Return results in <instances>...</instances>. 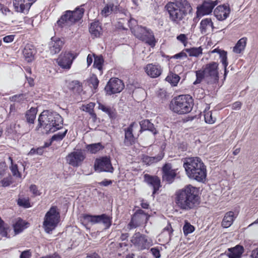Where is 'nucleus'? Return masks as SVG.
<instances>
[{
  "instance_id": "f257e3e1",
  "label": "nucleus",
  "mask_w": 258,
  "mask_h": 258,
  "mask_svg": "<svg viewBox=\"0 0 258 258\" xmlns=\"http://www.w3.org/2000/svg\"><path fill=\"white\" fill-rule=\"evenodd\" d=\"M199 191L197 188L190 184L177 190L175 192V203L182 210H190L199 204Z\"/></svg>"
},
{
  "instance_id": "f03ea898",
  "label": "nucleus",
  "mask_w": 258,
  "mask_h": 258,
  "mask_svg": "<svg viewBox=\"0 0 258 258\" xmlns=\"http://www.w3.org/2000/svg\"><path fill=\"white\" fill-rule=\"evenodd\" d=\"M165 9L169 15V20L176 25L180 26L184 23L185 18L192 12L190 4L187 0H176L174 2H168Z\"/></svg>"
},
{
  "instance_id": "7ed1b4c3",
  "label": "nucleus",
  "mask_w": 258,
  "mask_h": 258,
  "mask_svg": "<svg viewBox=\"0 0 258 258\" xmlns=\"http://www.w3.org/2000/svg\"><path fill=\"white\" fill-rule=\"evenodd\" d=\"M183 167L187 176L199 182H203L206 177V168L199 157L184 159Z\"/></svg>"
},
{
  "instance_id": "20e7f679",
  "label": "nucleus",
  "mask_w": 258,
  "mask_h": 258,
  "mask_svg": "<svg viewBox=\"0 0 258 258\" xmlns=\"http://www.w3.org/2000/svg\"><path fill=\"white\" fill-rule=\"evenodd\" d=\"M62 118L56 112L44 110L39 115L37 130L43 127L46 133H54L62 126Z\"/></svg>"
},
{
  "instance_id": "39448f33",
  "label": "nucleus",
  "mask_w": 258,
  "mask_h": 258,
  "mask_svg": "<svg viewBox=\"0 0 258 258\" xmlns=\"http://www.w3.org/2000/svg\"><path fill=\"white\" fill-rule=\"evenodd\" d=\"M194 100L189 95H182L174 98L170 102V108L179 114L189 113L192 110Z\"/></svg>"
},
{
  "instance_id": "423d86ee",
  "label": "nucleus",
  "mask_w": 258,
  "mask_h": 258,
  "mask_svg": "<svg viewBox=\"0 0 258 258\" xmlns=\"http://www.w3.org/2000/svg\"><path fill=\"white\" fill-rule=\"evenodd\" d=\"M84 13V9L78 7L75 11H67L57 21L60 27L70 26L82 19Z\"/></svg>"
},
{
  "instance_id": "0eeeda50",
  "label": "nucleus",
  "mask_w": 258,
  "mask_h": 258,
  "mask_svg": "<svg viewBox=\"0 0 258 258\" xmlns=\"http://www.w3.org/2000/svg\"><path fill=\"white\" fill-rule=\"evenodd\" d=\"M60 214L56 206H52L46 213L43 226L45 231L50 233L56 227L59 221Z\"/></svg>"
},
{
  "instance_id": "6e6552de",
  "label": "nucleus",
  "mask_w": 258,
  "mask_h": 258,
  "mask_svg": "<svg viewBox=\"0 0 258 258\" xmlns=\"http://www.w3.org/2000/svg\"><path fill=\"white\" fill-rule=\"evenodd\" d=\"M218 64L216 62H211L203 67L206 74V82L208 84L216 83L219 80Z\"/></svg>"
},
{
  "instance_id": "1a4fd4ad",
  "label": "nucleus",
  "mask_w": 258,
  "mask_h": 258,
  "mask_svg": "<svg viewBox=\"0 0 258 258\" xmlns=\"http://www.w3.org/2000/svg\"><path fill=\"white\" fill-rule=\"evenodd\" d=\"M150 215L143 210L139 209L132 215L130 222L127 225L129 229H133L146 223L149 220Z\"/></svg>"
},
{
  "instance_id": "9d476101",
  "label": "nucleus",
  "mask_w": 258,
  "mask_h": 258,
  "mask_svg": "<svg viewBox=\"0 0 258 258\" xmlns=\"http://www.w3.org/2000/svg\"><path fill=\"white\" fill-rule=\"evenodd\" d=\"M131 242L139 250L148 249L152 245V240L140 232L135 233L132 237Z\"/></svg>"
},
{
  "instance_id": "9b49d317",
  "label": "nucleus",
  "mask_w": 258,
  "mask_h": 258,
  "mask_svg": "<svg viewBox=\"0 0 258 258\" xmlns=\"http://www.w3.org/2000/svg\"><path fill=\"white\" fill-rule=\"evenodd\" d=\"M124 87V85L122 81L117 78H112L108 82L104 90L106 95H111L120 93Z\"/></svg>"
},
{
  "instance_id": "f8f14e48",
  "label": "nucleus",
  "mask_w": 258,
  "mask_h": 258,
  "mask_svg": "<svg viewBox=\"0 0 258 258\" xmlns=\"http://www.w3.org/2000/svg\"><path fill=\"white\" fill-rule=\"evenodd\" d=\"M94 169L96 171L112 173L114 168L112 166L110 157L107 156L97 158L94 162Z\"/></svg>"
},
{
  "instance_id": "ddd939ff",
  "label": "nucleus",
  "mask_w": 258,
  "mask_h": 258,
  "mask_svg": "<svg viewBox=\"0 0 258 258\" xmlns=\"http://www.w3.org/2000/svg\"><path fill=\"white\" fill-rule=\"evenodd\" d=\"M83 218L92 224L102 223L106 229L109 228L111 225V218L105 214L100 215L85 214L83 215Z\"/></svg>"
},
{
  "instance_id": "4468645a",
  "label": "nucleus",
  "mask_w": 258,
  "mask_h": 258,
  "mask_svg": "<svg viewBox=\"0 0 258 258\" xmlns=\"http://www.w3.org/2000/svg\"><path fill=\"white\" fill-rule=\"evenodd\" d=\"M218 3V0L214 1L211 0L204 1L202 5L197 7V17H201L210 14Z\"/></svg>"
},
{
  "instance_id": "2eb2a0df",
  "label": "nucleus",
  "mask_w": 258,
  "mask_h": 258,
  "mask_svg": "<svg viewBox=\"0 0 258 258\" xmlns=\"http://www.w3.org/2000/svg\"><path fill=\"white\" fill-rule=\"evenodd\" d=\"M162 178L163 181L170 184L173 182L177 175V169H173L171 163H166L162 167Z\"/></svg>"
},
{
  "instance_id": "dca6fc26",
  "label": "nucleus",
  "mask_w": 258,
  "mask_h": 258,
  "mask_svg": "<svg viewBox=\"0 0 258 258\" xmlns=\"http://www.w3.org/2000/svg\"><path fill=\"white\" fill-rule=\"evenodd\" d=\"M76 56L70 52L61 53L57 59L58 66L63 69L69 70L71 68L72 64Z\"/></svg>"
},
{
  "instance_id": "f3484780",
  "label": "nucleus",
  "mask_w": 258,
  "mask_h": 258,
  "mask_svg": "<svg viewBox=\"0 0 258 258\" xmlns=\"http://www.w3.org/2000/svg\"><path fill=\"white\" fill-rule=\"evenodd\" d=\"M128 26L133 34L139 39H144V33H147V28L137 25V22L134 19L128 21Z\"/></svg>"
},
{
  "instance_id": "a211bd4d",
  "label": "nucleus",
  "mask_w": 258,
  "mask_h": 258,
  "mask_svg": "<svg viewBox=\"0 0 258 258\" xmlns=\"http://www.w3.org/2000/svg\"><path fill=\"white\" fill-rule=\"evenodd\" d=\"M36 0H13L15 11L19 13H27L32 4Z\"/></svg>"
},
{
  "instance_id": "6ab92c4d",
  "label": "nucleus",
  "mask_w": 258,
  "mask_h": 258,
  "mask_svg": "<svg viewBox=\"0 0 258 258\" xmlns=\"http://www.w3.org/2000/svg\"><path fill=\"white\" fill-rule=\"evenodd\" d=\"M85 156L81 151L73 152L69 154L66 157L67 162L74 167L80 166Z\"/></svg>"
},
{
  "instance_id": "aec40b11",
  "label": "nucleus",
  "mask_w": 258,
  "mask_h": 258,
  "mask_svg": "<svg viewBox=\"0 0 258 258\" xmlns=\"http://www.w3.org/2000/svg\"><path fill=\"white\" fill-rule=\"evenodd\" d=\"M138 124L135 122H132L127 128H124V144L126 146H130L135 143L136 138L133 134V127Z\"/></svg>"
},
{
  "instance_id": "412c9836",
  "label": "nucleus",
  "mask_w": 258,
  "mask_h": 258,
  "mask_svg": "<svg viewBox=\"0 0 258 258\" xmlns=\"http://www.w3.org/2000/svg\"><path fill=\"white\" fill-rule=\"evenodd\" d=\"M144 177V181L153 188L152 195L154 196L161 186L160 179L157 176H152L148 174H145Z\"/></svg>"
},
{
  "instance_id": "4be33fe9",
  "label": "nucleus",
  "mask_w": 258,
  "mask_h": 258,
  "mask_svg": "<svg viewBox=\"0 0 258 258\" xmlns=\"http://www.w3.org/2000/svg\"><path fill=\"white\" fill-rule=\"evenodd\" d=\"M64 44L63 41L59 38L53 37L49 43V49L52 54L58 53Z\"/></svg>"
},
{
  "instance_id": "5701e85b",
  "label": "nucleus",
  "mask_w": 258,
  "mask_h": 258,
  "mask_svg": "<svg viewBox=\"0 0 258 258\" xmlns=\"http://www.w3.org/2000/svg\"><path fill=\"white\" fill-rule=\"evenodd\" d=\"M37 112V108L35 107H31L29 110L26 111L25 117L27 122L28 123L29 125L28 128L25 131V133L29 132L33 128V126L32 124L34 123Z\"/></svg>"
},
{
  "instance_id": "b1692460",
  "label": "nucleus",
  "mask_w": 258,
  "mask_h": 258,
  "mask_svg": "<svg viewBox=\"0 0 258 258\" xmlns=\"http://www.w3.org/2000/svg\"><path fill=\"white\" fill-rule=\"evenodd\" d=\"M145 71L148 76L151 78H157L161 74V69L160 66L153 64H148L145 68Z\"/></svg>"
},
{
  "instance_id": "393cba45",
  "label": "nucleus",
  "mask_w": 258,
  "mask_h": 258,
  "mask_svg": "<svg viewBox=\"0 0 258 258\" xmlns=\"http://www.w3.org/2000/svg\"><path fill=\"white\" fill-rule=\"evenodd\" d=\"M89 32L92 36L99 37L102 34V29L99 21L92 22L89 27Z\"/></svg>"
},
{
  "instance_id": "a878e982",
  "label": "nucleus",
  "mask_w": 258,
  "mask_h": 258,
  "mask_svg": "<svg viewBox=\"0 0 258 258\" xmlns=\"http://www.w3.org/2000/svg\"><path fill=\"white\" fill-rule=\"evenodd\" d=\"M229 253L227 254L229 258H240L243 252V247L237 245L234 247L228 248Z\"/></svg>"
},
{
  "instance_id": "bb28decb",
  "label": "nucleus",
  "mask_w": 258,
  "mask_h": 258,
  "mask_svg": "<svg viewBox=\"0 0 258 258\" xmlns=\"http://www.w3.org/2000/svg\"><path fill=\"white\" fill-rule=\"evenodd\" d=\"M141 126L140 133L143 131H149L155 135L157 134L156 129L155 128L154 124L151 123L148 119H145L140 122Z\"/></svg>"
},
{
  "instance_id": "cd10ccee",
  "label": "nucleus",
  "mask_w": 258,
  "mask_h": 258,
  "mask_svg": "<svg viewBox=\"0 0 258 258\" xmlns=\"http://www.w3.org/2000/svg\"><path fill=\"white\" fill-rule=\"evenodd\" d=\"M210 28H213V23L211 19L206 18L201 21L200 30L202 34H205Z\"/></svg>"
},
{
  "instance_id": "c85d7f7f",
  "label": "nucleus",
  "mask_w": 258,
  "mask_h": 258,
  "mask_svg": "<svg viewBox=\"0 0 258 258\" xmlns=\"http://www.w3.org/2000/svg\"><path fill=\"white\" fill-rule=\"evenodd\" d=\"M214 14L218 20H224L226 19V5L223 4L218 6L215 9Z\"/></svg>"
},
{
  "instance_id": "c756f323",
  "label": "nucleus",
  "mask_w": 258,
  "mask_h": 258,
  "mask_svg": "<svg viewBox=\"0 0 258 258\" xmlns=\"http://www.w3.org/2000/svg\"><path fill=\"white\" fill-rule=\"evenodd\" d=\"M23 53L27 61L30 62L34 58L35 50L33 46L31 45H26L23 51Z\"/></svg>"
},
{
  "instance_id": "7c9ffc66",
  "label": "nucleus",
  "mask_w": 258,
  "mask_h": 258,
  "mask_svg": "<svg viewBox=\"0 0 258 258\" xmlns=\"http://www.w3.org/2000/svg\"><path fill=\"white\" fill-rule=\"evenodd\" d=\"M247 39L245 37H243L240 39L235 44V46L233 47V51L235 53H240L244 51L246 45Z\"/></svg>"
},
{
  "instance_id": "2f4dec72",
  "label": "nucleus",
  "mask_w": 258,
  "mask_h": 258,
  "mask_svg": "<svg viewBox=\"0 0 258 258\" xmlns=\"http://www.w3.org/2000/svg\"><path fill=\"white\" fill-rule=\"evenodd\" d=\"M164 154L161 152L155 157L145 156L143 158V160L146 164L150 165L152 163H156L161 160L164 157Z\"/></svg>"
},
{
  "instance_id": "473e14b6",
  "label": "nucleus",
  "mask_w": 258,
  "mask_h": 258,
  "mask_svg": "<svg viewBox=\"0 0 258 258\" xmlns=\"http://www.w3.org/2000/svg\"><path fill=\"white\" fill-rule=\"evenodd\" d=\"M211 53H217L219 55V57L221 59V61L222 62L223 68H224V78H226V51L224 50L219 49V48L213 49Z\"/></svg>"
},
{
  "instance_id": "72a5a7b5",
  "label": "nucleus",
  "mask_w": 258,
  "mask_h": 258,
  "mask_svg": "<svg viewBox=\"0 0 258 258\" xmlns=\"http://www.w3.org/2000/svg\"><path fill=\"white\" fill-rule=\"evenodd\" d=\"M104 148L101 143L91 144L86 145V149L91 154H96Z\"/></svg>"
},
{
  "instance_id": "f704fd0d",
  "label": "nucleus",
  "mask_w": 258,
  "mask_h": 258,
  "mask_svg": "<svg viewBox=\"0 0 258 258\" xmlns=\"http://www.w3.org/2000/svg\"><path fill=\"white\" fill-rule=\"evenodd\" d=\"M98 109L108 114L110 118H113L115 117V109L110 106H105L101 103H98Z\"/></svg>"
},
{
  "instance_id": "c9c22d12",
  "label": "nucleus",
  "mask_w": 258,
  "mask_h": 258,
  "mask_svg": "<svg viewBox=\"0 0 258 258\" xmlns=\"http://www.w3.org/2000/svg\"><path fill=\"white\" fill-rule=\"evenodd\" d=\"M93 57L94 58L93 67L97 68L99 71L100 74L101 75L102 74V66L104 62L103 56L93 54Z\"/></svg>"
},
{
  "instance_id": "e433bc0d",
  "label": "nucleus",
  "mask_w": 258,
  "mask_h": 258,
  "mask_svg": "<svg viewBox=\"0 0 258 258\" xmlns=\"http://www.w3.org/2000/svg\"><path fill=\"white\" fill-rule=\"evenodd\" d=\"M143 36L145 37V40L140 39L141 40L145 42L146 43L148 44L152 47L155 46L156 41L155 40L154 34L152 31L151 32H148V34L145 35H143Z\"/></svg>"
},
{
  "instance_id": "4c0bfd02",
  "label": "nucleus",
  "mask_w": 258,
  "mask_h": 258,
  "mask_svg": "<svg viewBox=\"0 0 258 258\" xmlns=\"http://www.w3.org/2000/svg\"><path fill=\"white\" fill-rule=\"evenodd\" d=\"M184 51L188 53L190 56L198 57L203 53V48L201 46L186 48Z\"/></svg>"
},
{
  "instance_id": "58836bf2",
  "label": "nucleus",
  "mask_w": 258,
  "mask_h": 258,
  "mask_svg": "<svg viewBox=\"0 0 258 258\" xmlns=\"http://www.w3.org/2000/svg\"><path fill=\"white\" fill-rule=\"evenodd\" d=\"M26 223L24 221L21 219H19L17 221L13 224L14 230L15 234H18L24 229L25 225Z\"/></svg>"
},
{
  "instance_id": "ea45409f",
  "label": "nucleus",
  "mask_w": 258,
  "mask_h": 258,
  "mask_svg": "<svg viewBox=\"0 0 258 258\" xmlns=\"http://www.w3.org/2000/svg\"><path fill=\"white\" fill-rule=\"evenodd\" d=\"M180 80V77L178 75L170 73L169 74L165 79V80L170 83L172 86H175L177 85Z\"/></svg>"
},
{
  "instance_id": "a19ab883",
  "label": "nucleus",
  "mask_w": 258,
  "mask_h": 258,
  "mask_svg": "<svg viewBox=\"0 0 258 258\" xmlns=\"http://www.w3.org/2000/svg\"><path fill=\"white\" fill-rule=\"evenodd\" d=\"M196 80L194 82V85L201 83L203 80L206 82V74L203 70L196 71Z\"/></svg>"
},
{
  "instance_id": "79ce46f5",
  "label": "nucleus",
  "mask_w": 258,
  "mask_h": 258,
  "mask_svg": "<svg viewBox=\"0 0 258 258\" xmlns=\"http://www.w3.org/2000/svg\"><path fill=\"white\" fill-rule=\"evenodd\" d=\"M107 5L111 11L114 13H117L120 11L119 5L117 0H110Z\"/></svg>"
},
{
  "instance_id": "37998d69",
  "label": "nucleus",
  "mask_w": 258,
  "mask_h": 258,
  "mask_svg": "<svg viewBox=\"0 0 258 258\" xmlns=\"http://www.w3.org/2000/svg\"><path fill=\"white\" fill-rule=\"evenodd\" d=\"M237 216L232 211L227 212V228L230 226Z\"/></svg>"
},
{
  "instance_id": "c03bdc74",
  "label": "nucleus",
  "mask_w": 258,
  "mask_h": 258,
  "mask_svg": "<svg viewBox=\"0 0 258 258\" xmlns=\"http://www.w3.org/2000/svg\"><path fill=\"white\" fill-rule=\"evenodd\" d=\"M195 230V227L191 225L189 223L185 221V224L183 227V231L185 235H187L190 233L193 232Z\"/></svg>"
},
{
  "instance_id": "a18cd8bd",
  "label": "nucleus",
  "mask_w": 258,
  "mask_h": 258,
  "mask_svg": "<svg viewBox=\"0 0 258 258\" xmlns=\"http://www.w3.org/2000/svg\"><path fill=\"white\" fill-rule=\"evenodd\" d=\"M10 230L9 226L4 221L2 222V223H0V234L2 236L7 237L8 232Z\"/></svg>"
},
{
  "instance_id": "49530a36",
  "label": "nucleus",
  "mask_w": 258,
  "mask_h": 258,
  "mask_svg": "<svg viewBox=\"0 0 258 258\" xmlns=\"http://www.w3.org/2000/svg\"><path fill=\"white\" fill-rule=\"evenodd\" d=\"M204 117L205 122L209 124L214 123L216 120V118L212 116V113L211 111L204 112Z\"/></svg>"
},
{
  "instance_id": "de8ad7c7",
  "label": "nucleus",
  "mask_w": 258,
  "mask_h": 258,
  "mask_svg": "<svg viewBox=\"0 0 258 258\" xmlns=\"http://www.w3.org/2000/svg\"><path fill=\"white\" fill-rule=\"evenodd\" d=\"M88 82L90 85H92L91 87H93L95 90L97 89L99 81L96 75H92Z\"/></svg>"
},
{
  "instance_id": "09e8293b",
  "label": "nucleus",
  "mask_w": 258,
  "mask_h": 258,
  "mask_svg": "<svg viewBox=\"0 0 258 258\" xmlns=\"http://www.w3.org/2000/svg\"><path fill=\"white\" fill-rule=\"evenodd\" d=\"M9 160L11 161L12 165L10 167V169L13 173V175L16 177H21V173L18 170V166L16 164H13V159L11 157H9Z\"/></svg>"
},
{
  "instance_id": "8fccbe9b",
  "label": "nucleus",
  "mask_w": 258,
  "mask_h": 258,
  "mask_svg": "<svg viewBox=\"0 0 258 258\" xmlns=\"http://www.w3.org/2000/svg\"><path fill=\"white\" fill-rule=\"evenodd\" d=\"M68 130H66L63 133H58L54 135L51 138V142L54 141H59L62 140L66 135Z\"/></svg>"
},
{
  "instance_id": "3c124183",
  "label": "nucleus",
  "mask_w": 258,
  "mask_h": 258,
  "mask_svg": "<svg viewBox=\"0 0 258 258\" xmlns=\"http://www.w3.org/2000/svg\"><path fill=\"white\" fill-rule=\"evenodd\" d=\"M17 203L19 206L24 208H29L30 207L29 200L28 198H19L18 200Z\"/></svg>"
},
{
  "instance_id": "603ef678",
  "label": "nucleus",
  "mask_w": 258,
  "mask_h": 258,
  "mask_svg": "<svg viewBox=\"0 0 258 258\" xmlns=\"http://www.w3.org/2000/svg\"><path fill=\"white\" fill-rule=\"evenodd\" d=\"M70 88L73 91H79L82 89L79 81L75 80L70 83Z\"/></svg>"
},
{
  "instance_id": "864d4df0",
  "label": "nucleus",
  "mask_w": 258,
  "mask_h": 258,
  "mask_svg": "<svg viewBox=\"0 0 258 258\" xmlns=\"http://www.w3.org/2000/svg\"><path fill=\"white\" fill-rule=\"evenodd\" d=\"M25 99L23 94L14 95L10 98V100L13 102H21Z\"/></svg>"
},
{
  "instance_id": "5fc2aeb1",
  "label": "nucleus",
  "mask_w": 258,
  "mask_h": 258,
  "mask_svg": "<svg viewBox=\"0 0 258 258\" xmlns=\"http://www.w3.org/2000/svg\"><path fill=\"white\" fill-rule=\"evenodd\" d=\"M8 167L5 162H0V178L4 176L7 172Z\"/></svg>"
},
{
  "instance_id": "6e6d98bb",
  "label": "nucleus",
  "mask_w": 258,
  "mask_h": 258,
  "mask_svg": "<svg viewBox=\"0 0 258 258\" xmlns=\"http://www.w3.org/2000/svg\"><path fill=\"white\" fill-rule=\"evenodd\" d=\"M177 39L182 43L184 46H186L187 43V37L185 34H180L178 35L176 37Z\"/></svg>"
},
{
  "instance_id": "4d7b16f0",
  "label": "nucleus",
  "mask_w": 258,
  "mask_h": 258,
  "mask_svg": "<svg viewBox=\"0 0 258 258\" xmlns=\"http://www.w3.org/2000/svg\"><path fill=\"white\" fill-rule=\"evenodd\" d=\"M11 179H12V177L11 176H9V177H6V178H4L1 181L2 186H4V187L9 186L12 183Z\"/></svg>"
},
{
  "instance_id": "13d9d810",
  "label": "nucleus",
  "mask_w": 258,
  "mask_h": 258,
  "mask_svg": "<svg viewBox=\"0 0 258 258\" xmlns=\"http://www.w3.org/2000/svg\"><path fill=\"white\" fill-rule=\"evenodd\" d=\"M111 13L113 12L111 11L110 8H109V6L107 4L105 6V7L103 8L101 12L102 14L105 17L108 16Z\"/></svg>"
},
{
  "instance_id": "bf43d9fd",
  "label": "nucleus",
  "mask_w": 258,
  "mask_h": 258,
  "mask_svg": "<svg viewBox=\"0 0 258 258\" xmlns=\"http://www.w3.org/2000/svg\"><path fill=\"white\" fill-rule=\"evenodd\" d=\"M30 190L35 196L40 195V192L38 190L37 187L35 184H32L30 187Z\"/></svg>"
},
{
  "instance_id": "052dcab7",
  "label": "nucleus",
  "mask_w": 258,
  "mask_h": 258,
  "mask_svg": "<svg viewBox=\"0 0 258 258\" xmlns=\"http://www.w3.org/2000/svg\"><path fill=\"white\" fill-rule=\"evenodd\" d=\"M151 253L152 254L156 257V258H159L160 257V251L158 248L156 247L152 248L150 250Z\"/></svg>"
},
{
  "instance_id": "680f3d73",
  "label": "nucleus",
  "mask_w": 258,
  "mask_h": 258,
  "mask_svg": "<svg viewBox=\"0 0 258 258\" xmlns=\"http://www.w3.org/2000/svg\"><path fill=\"white\" fill-rule=\"evenodd\" d=\"M14 35H8L4 37L3 38V40L6 43H9L12 42L14 40Z\"/></svg>"
},
{
  "instance_id": "e2e57ef3",
  "label": "nucleus",
  "mask_w": 258,
  "mask_h": 258,
  "mask_svg": "<svg viewBox=\"0 0 258 258\" xmlns=\"http://www.w3.org/2000/svg\"><path fill=\"white\" fill-rule=\"evenodd\" d=\"M95 106V103L91 102L87 105L86 107V111L89 113L94 110V107Z\"/></svg>"
},
{
  "instance_id": "0e129e2a",
  "label": "nucleus",
  "mask_w": 258,
  "mask_h": 258,
  "mask_svg": "<svg viewBox=\"0 0 258 258\" xmlns=\"http://www.w3.org/2000/svg\"><path fill=\"white\" fill-rule=\"evenodd\" d=\"M31 256L29 250H25L22 252L20 255V258H29Z\"/></svg>"
},
{
  "instance_id": "69168bd1",
  "label": "nucleus",
  "mask_w": 258,
  "mask_h": 258,
  "mask_svg": "<svg viewBox=\"0 0 258 258\" xmlns=\"http://www.w3.org/2000/svg\"><path fill=\"white\" fill-rule=\"evenodd\" d=\"M174 57L176 59L180 58L181 57H187V54L185 52L183 51L180 53L175 54L174 56Z\"/></svg>"
},
{
  "instance_id": "338daca9",
  "label": "nucleus",
  "mask_w": 258,
  "mask_h": 258,
  "mask_svg": "<svg viewBox=\"0 0 258 258\" xmlns=\"http://www.w3.org/2000/svg\"><path fill=\"white\" fill-rule=\"evenodd\" d=\"M112 182L111 180L105 179V180H103L102 181L99 182V184L100 185L107 186L111 184L112 183Z\"/></svg>"
},
{
  "instance_id": "774afa93",
  "label": "nucleus",
  "mask_w": 258,
  "mask_h": 258,
  "mask_svg": "<svg viewBox=\"0 0 258 258\" xmlns=\"http://www.w3.org/2000/svg\"><path fill=\"white\" fill-rule=\"evenodd\" d=\"M40 258H61V257L58 253H54L52 254L42 256Z\"/></svg>"
}]
</instances>
